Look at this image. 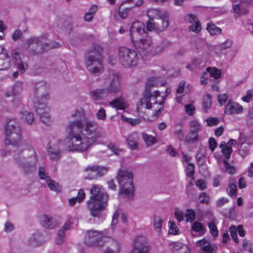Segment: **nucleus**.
Wrapping results in <instances>:
<instances>
[{"mask_svg": "<svg viewBox=\"0 0 253 253\" xmlns=\"http://www.w3.org/2000/svg\"><path fill=\"white\" fill-rule=\"evenodd\" d=\"M72 116L77 118L69 121L67 126L68 139L70 141L68 149L70 151L84 152L100 137L98 125L96 122L86 118L82 108L76 110Z\"/></svg>", "mask_w": 253, "mask_h": 253, "instance_id": "1", "label": "nucleus"}, {"mask_svg": "<svg viewBox=\"0 0 253 253\" xmlns=\"http://www.w3.org/2000/svg\"><path fill=\"white\" fill-rule=\"evenodd\" d=\"M5 143L16 147L14 151L13 159L16 165L25 174H30L35 169L38 162L36 152L33 147L20 144L21 129L18 123L9 120L5 126Z\"/></svg>", "mask_w": 253, "mask_h": 253, "instance_id": "2", "label": "nucleus"}, {"mask_svg": "<svg viewBox=\"0 0 253 253\" xmlns=\"http://www.w3.org/2000/svg\"><path fill=\"white\" fill-rule=\"evenodd\" d=\"M104 84L105 88H98L90 92V95L94 100H101L109 94H116L119 93L122 88V76L115 71H110L105 78Z\"/></svg>", "mask_w": 253, "mask_h": 253, "instance_id": "3", "label": "nucleus"}, {"mask_svg": "<svg viewBox=\"0 0 253 253\" xmlns=\"http://www.w3.org/2000/svg\"><path fill=\"white\" fill-rule=\"evenodd\" d=\"M90 193L89 199L86 202L87 208L92 216L99 217L107 206L108 195L99 185H92Z\"/></svg>", "mask_w": 253, "mask_h": 253, "instance_id": "4", "label": "nucleus"}, {"mask_svg": "<svg viewBox=\"0 0 253 253\" xmlns=\"http://www.w3.org/2000/svg\"><path fill=\"white\" fill-rule=\"evenodd\" d=\"M137 24H139V23H133L130 29L131 42L135 49L141 56H147L151 55L152 50L153 48L152 39L151 37L147 35L145 37L141 38L139 40L135 41L133 37L134 35L142 34L144 33L145 32L143 29L136 27V25Z\"/></svg>", "mask_w": 253, "mask_h": 253, "instance_id": "5", "label": "nucleus"}, {"mask_svg": "<svg viewBox=\"0 0 253 253\" xmlns=\"http://www.w3.org/2000/svg\"><path fill=\"white\" fill-rule=\"evenodd\" d=\"M102 51L100 45L95 44L87 50L85 55V65L91 74H100L103 71Z\"/></svg>", "mask_w": 253, "mask_h": 253, "instance_id": "6", "label": "nucleus"}, {"mask_svg": "<svg viewBox=\"0 0 253 253\" xmlns=\"http://www.w3.org/2000/svg\"><path fill=\"white\" fill-rule=\"evenodd\" d=\"M133 175L131 171L119 169L117 175L120 191L119 193L126 198H132L134 192Z\"/></svg>", "mask_w": 253, "mask_h": 253, "instance_id": "7", "label": "nucleus"}, {"mask_svg": "<svg viewBox=\"0 0 253 253\" xmlns=\"http://www.w3.org/2000/svg\"><path fill=\"white\" fill-rule=\"evenodd\" d=\"M118 56L120 63L126 68L136 66L139 59L134 50L125 46H122L119 48Z\"/></svg>", "mask_w": 253, "mask_h": 253, "instance_id": "8", "label": "nucleus"}, {"mask_svg": "<svg viewBox=\"0 0 253 253\" xmlns=\"http://www.w3.org/2000/svg\"><path fill=\"white\" fill-rule=\"evenodd\" d=\"M42 37L33 38L27 40L28 47L32 54H41L45 51L59 46L56 42H44Z\"/></svg>", "mask_w": 253, "mask_h": 253, "instance_id": "9", "label": "nucleus"}, {"mask_svg": "<svg viewBox=\"0 0 253 253\" xmlns=\"http://www.w3.org/2000/svg\"><path fill=\"white\" fill-rule=\"evenodd\" d=\"M106 236L107 232L106 230H88L85 232L84 235V243L90 247H101L106 243L104 238L106 237Z\"/></svg>", "mask_w": 253, "mask_h": 253, "instance_id": "10", "label": "nucleus"}, {"mask_svg": "<svg viewBox=\"0 0 253 253\" xmlns=\"http://www.w3.org/2000/svg\"><path fill=\"white\" fill-rule=\"evenodd\" d=\"M161 93L159 91H155L153 93L150 92L148 95L147 93H143V97L140 99L137 104V109L145 108L150 109L152 108L153 104H159V101L161 98Z\"/></svg>", "mask_w": 253, "mask_h": 253, "instance_id": "11", "label": "nucleus"}, {"mask_svg": "<svg viewBox=\"0 0 253 253\" xmlns=\"http://www.w3.org/2000/svg\"><path fill=\"white\" fill-rule=\"evenodd\" d=\"M147 15L150 20L158 19L162 23V29L164 30L169 25L168 14L166 11L160 10L159 9L151 8L148 10Z\"/></svg>", "mask_w": 253, "mask_h": 253, "instance_id": "12", "label": "nucleus"}, {"mask_svg": "<svg viewBox=\"0 0 253 253\" xmlns=\"http://www.w3.org/2000/svg\"><path fill=\"white\" fill-rule=\"evenodd\" d=\"M148 250L149 245L145 238L143 236L136 237L131 253H148Z\"/></svg>", "mask_w": 253, "mask_h": 253, "instance_id": "13", "label": "nucleus"}, {"mask_svg": "<svg viewBox=\"0 0 253 253\" xmlns=\"http://www.w3.org/2000/svg\"><path fill=\"white\" fill-rule=\"evenodd\" d=\"M85 170L88 172V175L86 178L93 179L104 175L108 171V169L104 167L92 166L88 167L85 169Z\"/></svg>", "mask_w": 253, "mask_h": 253, "instance_id": "14", "label": "nucleus"}, {"mask_svg": "<svg viewBox=\"0 0 253 253\" xmlns=\"http://www.w3.org/2000/svg\"><path fill=\"white\" fill-rule=\"evenodd\" d=\"M49 88L50 86L48 84L41 82L35 85L34 92L37 99L41 98V100H42V98L47 100L49 98Z\"/></svg>", "mask_w": 253, "mask_h": 253, "instance_id": "15", "label": "nucleus"}, {"mask_svg": "<svg viewBox=\"0 0 253 253\" xmlns=\"http://www.w3.org/2000/svg\"><path fill=\"white\" fill-rule=\"evenodd\" d=\"M232 9L237 17L246 14L248 12V3L242 0H232Z\"/></svg>", "mask_w": 253, "mask_h": 253, "instance_id": "16", "label": "nucleus"}, {"mask_svg": "<svg viewBox=\"0 0 253 253\" xmlns=\"http://www.w3.org/2000/svg\"><path fill=\"white\" fill-rule=\"evenodd\" d=\"M184 21L189 23H193L189 27V29L191 31L196 33H199L201 30V26L200 21L197 17L193 14L190 13L184 16Z\"/></svg>", "mask_w": 253, "mask_h": 253, "instance_id": "17", "label": "nucleus"}, {"mask_svg": "<svg viewBox=\"0 0 253 253\" xmlns=\"http://www.w3.org/2000/svg\"><path fill=\"white\" fill-rule=\"evenodd\" d=\"M243 110V108L242 106L231 100H229L225 106L224 112L225 114L231 115L240 114L242 112Z\"/></svg>", "mask_w": 253, "mask_h": 253, "instance_id": "18", "label": "nucleus"}, {"mask_svg": "<svg viewBox=\"0 0 253 253\" xmlns=\"http://www.w3.org/2000/svg\"><path fill=\"white\" fill-rule=\"evenodd\" d=\"M72 221L68 219L64 224L63 226L58 231V235L55 239V243L57 245L62 244L64 240L65 232L70 229Z\"/></svg>", "mask_w": 253, "mask_h": 253, "instance_id": "19", "label": "nucleus"}, {"mask_svg": "<svg viewBox=\"0 0 253 253\" xmlns=\"http://www.w3.org/2000/svg\"><path fill=\"white\" fill-rule=\"evenodd\" d=\"M41 224L45 228H53L57 224V221L52 217L46 214H43L40 217Z\"/></svg>", "mask_w": 253, "mask_h": 253, "instance_id": "20", "label": "nucleus"}, {"mask_svg": "<svg viewBox=\"0 0 253 253\" xmlns=\"http://www.w3.org/2000/svg\"><path fill=\"white\" fill-rule=\"evenodd\" d=\"M120 251L119 244L116 241L112 240L109 246L100 250V253H120Z\"/></svg>", "mask_w": 253, "mask_h": 253, "instance_id": "21", "label": "nucleus"}, {"mask_svg": "<svg viewBox=\"0 0 253 253\" xmlns=\"http://www.w3.org/2000/svg\"><path fill=\"white\" fill-rule=\"evenodd\" d=\"M170 45L171 42L169 41L164 40L160 44L157 45L154 50H152L151 55H155L160 54Z\"/></svg>", "mask_w": 253, "mask_h": 253, "instance_id": "22", "label": "nucleus"}, {"mask_svg": "<svg viewBox=\"0 0 253 253\" xmlns=\"http://www.w3.org/2000/svg\"><path fill=\"white\" fill-rule=\"evenodd\" d=\"M170 93V89L169 87H167L166 90H165V95L161 96V98L159 101V105H161V107H160L158 109H155L154 112L153 113L155 116L158 117L161 113L162 111L163 110V105L164 104L165 100H166L167 96L169 95Z\"/></svg>", "mask_w": 253, "mask_h": 253, "instance_id": "23", "label": "nucleus"}, {"mask_svg": "<svg viewBox=\"0 0 253 253\" xmlns=\"http://www.w3.org/2000/svg\"><path fill=\"white\" fill-rule=\"evenodd\" d=\"M139 137L136 133L129 134L127 138V142L132 149H136L138 147Z\"/></svg>", "mask_w": 253, "mask_h": 253, "instance_id": "24", "label": "nucleus"}, {"mask_svg": "<svg viewBox=\"0 0 253 253\" xmlns=\"http://www.w3.org/2000/svg\"><path fill=\"white\" fill-rule=\"evenodd\" d=\"M11 66L10 57L7 52H4L2 58H0V70H7Z\"/></svg>", "mask_w": 253, "mask_h": 253, "instance_id": "25", "label": "nucleus"}, {"mask_svg": "<svg viewBox=\"0 0 253 253\" xmlns=\"http://www.w3.org/2000/svg\"><path fill=\"white\" fill-rule=\"evenodd\" d=\"M49 158L52 161H58L61 157V152L59 149L53 147H49L48 149Z\"/></svg>", "mask_w": 253, "mask_h": 253, "instance_id": "26", "label": "nucleus"}, {"mask_svg": "<svg viewBox=\"0 0 253 253\" xmlns=\"http://www.w3.org/2000/svg\"><path fill=\"white\" fill-rule=\"evenodd\" d=\"M35 108L39 115L43 114L44 112L49 111V109L46 104L43 102H41L40 99H37L35 102Z\"/></svg>", "mask_w": 253, "mask_h": 253, "instance_id": "27", "label": "nucleus"}, {"mask_svg": "<svg viewBox=\"0 0 253 253\" xmlns=\"http://www.w3.org/2000/svg\"><path fill=\"white\" fill-rule=\"evenodd\" d=\"M29 242L33 246H40L42 242L41 233L39 231H36L30 238Z\"/></svg>", "mask_w": 253, "mask_h": 253, "instance_id": "28", "label": "nucleus"}, {"mask_svg": "<svg viewBox=\"0 0 253 253\" xmlns=\"http://www.w3.org/2000/svg\"><path fill=\"white\" fill-rule=\"evenodd\" d=\"M21 119L27 124L32 125L34 121V117L33 113L27 111H21L20 112Z\"/></svg>", "mask_w": 253, "mask_h": 253, "instance_id": "29", "label": "nucleus"}, {"mask_svg": "<svg viewBox=\"0 0 253 253\" xmlns=\"http://www.w3.org/2000/svg\"><path fill=\"white\" fill-rule=\"evenodd\" d=\"M250 148L251 144L245 141L241 145L240 148L238 151V153L242 158H244L249 154Z\"/></svg>", "mask_w": 253, "mask_h": 253, "instance_id": "30", "label": "nucleus"}, {"mask_svg": "<svg viewBox=\"0 0 253 253\" xmlns=\"http://www.w3.org/2000/svg\"><path fill=\"white\" fill-rule=\"evenodd\" d=\"M109 104L118 110L125 108V101L122 97H118L109 102Z\"/></svg>", "mask_w": 253, "mask_h": 253, "instance_id": "31", "label": "nucleus"}, {"mask_svg": "<svg viewBox=\"0 0 253 253\" xmlns=\"http://www.w3.org/2000/svg\"><path fill=\"white\" fill-rule=\"evenodd\" d=\"M142 137L147 146H151L157 143V140L156 137L152 135H149L145 132L142 133Z\"/></svg>", "mask_w": 253, "mask_h": 253, "instance_id": "32", "label": "nucleus"}, {"mask_svg": "<svg viewBox=\"0 0 253 253\" xmlns=\"http://www.w3.org/2000/svg\"><path fill=\"white\" fill-rule=\"evenodd\" d=\"M211 102V97L210 94H207L203 97L202 109L204 112H207L208 110L210 109Z\"/></svg>", "mask_w": 253, "mask_h": 253, "instance_id": "33", "label": "nucleus"}, {"mask_svg": "<svg viewBox=\"0 0 253 253\" xmlns=\"http://www.w3.org/2000/svg\"><path fill=\"white\" fill-rule=\"evenodd\" d=\"M48 186L49 187L51 190L54 191L56 192H60L61 191V188L59 186L58 183L55 181L51 179L50 178L47 179L46 181Z\"/></svg>", "mask_w": 253, "mask_h": 253, "instance_id": "34", "label": "nucleus"}, {"mask_svg": "<svg viewBox=\"0 0 253 253\" xmlns=\"http://www.w3.org/2000/svg\"><path fill=\"white\" fill-rule=\"evenodd\" d=\"M199 140V135L194 133H189L186 136L184 140V144H188L194 143Z\"/></svg>", "mask_w": 253, "mask_h": 253, "instance_id": "35", "label": "nucleus"}, {"mask_svg": "<svg viewBox=\"0 0 253 253\" xmlns=\"http://www.w3.org/2000/svg\"><path fill=\"white\" fill-rule=\"evenodd\" d=\"M226 191L228 195H230L231 197L235 198L237 196V188L236 184L230 181L228 187L227 188Z\"/></svg>", "mask_w": 253, "mask_h": 253, "instance_id": "36", "label": "nucleus"}, {"mask_svg": "<svg viewBox=\"0 0 253 253\" xmlns=\"http://www.w3.org/2000/svg\"><path fill=\"white\" fill-rule=\"evenodd\" d=\"M41 121L47 126H49L51 124V120L49 111L44 112L43 114H39Z\"/></svg>", "mask_w": 253, "mask_h": 253, "instance_id": "37", "label": "nucleus"}, {"mask_svg": "<svg viewBox=\"0 0 253 253\" xmlns=\"http://www.w3.org/2000/svg\"><path fill=\"white\" fill-rule=\"evenodd\" d=\"M208 73L211 76L214 78L215 79H217L221 76V72L220 70L216 68L208 67L206 69Z\"/></svg>", "mask_w": 253, "mask_h": 253, "instance_id": "38", "label": "nucleus"}, {"mask_svg": "<svg viewBox=\"0 0 253 253\" xmlns=\"http://www.w3.org/2000/svg\"><path fill=\"white\" fill-rule=\"evenodd\" d=\"M163 222V220L160 217L157 216L156 215H154L153 220L154 228L157 232H161Z\"/></svg>", "mask_w": 253, "mask_h": 253, "instance_id": "39", "label": "nucleus"}, {"mask_svg": "<svg viewBox=\"0 0 253 253\" xmlns=\"http://www.w3.org/2000/svg\"><path fill=\"white\" fill-rule=\"evenodd\" d=\"M157 84L155 81V78H151L148 80L146 84L145 90L143 93H147V95H148V93L151 92V87L154 86Z\"/></svg>", "mask_w": 253, "mask_h": 253, "instance_id": "40", "label": "nucleus"}, {"mask_svg": "<svg viewBox=\"0 0 253 253\" xmlns=\"http://www.w3.org/2000/svg\"><path fill=\"white\" fill-rule=\"evenodd\" d=\"M192 229L194 231L200 232V234L202 235L205 233L206 230L203 225L198 221H195L193 223Z\"/></svg>", "mask_w": 253, "mask_h": 253, "instance_id": "41", "label": "nucleus"}, {"mask_svg": "<svg viewBox=\"0 0 253 253\" xmlns=\"http://www.w3.org/2000/svg\"><path fill=\"white\" fill-rule=\"evenodd\" d=\"M184 216L186 217V222H192L195 219L196 212L193 209H187L186 211V213L184 215Z\"/></svg>", "mask_w": 253, "mask_h": 253, "instance_id": "42", "label": "nucleus"}, {"mask_svg": "<svg viewBox=\"0 0 253 253\" xmlns=\"http://www.w3.org/2000/svg\"><path fill=\"white\" fill-rule=\"evenodd\" d=\"M207 30L211 35H216L221 33V29L216 27L214 24H208L207 28Z\"/></svg>", "mask_w": 253, "mask_h": 253, "instance_id": "43", "label": "nucleus"}, {"mask_svg": "<svg viewBox=\"0 0 253 253\" xmlns=\"http://www.w3.org/2000/svg\"><path fill=\"white\" fill-rule=\"evenodd\" d=\"M224 168L222 170L224 172H228L229 174H233L235 172V168L234 167L232 166L226 160L223 161Z\"/></svg>", "mask_w": 253, "mask_h": 253, "instance_id": "44", "label": "nucleus"}, {"mask_svg": "<svg viewBox=\"0 0 253 253\" xmlns=\"http://www.w3.org/2000/svg\"><path fill=\"white\" fill-rule=\"evenodd\" d=\"M173 248L174 251H178L179 250H184L185 253H190V250L188 247L181 243H173Z\"/></svg>", "mask_w": 253, "mask_h": 253, "instance_id": "45", "label": "nucleus"}, {"mask_svg": "<svg viewBox=\"0 0 253 253\" xmlns=\"http://www.w3.org/2000/svg\"><path fill=\"white\" fill-rule=\"evenodd\" d=\"M229 232L233 240L236 243H239V240L237 236V227L235 225H232L229 228Z\"/></svg>", "mask_w": 253, "mask_h": 253, "instance_id": "46", "label": "nucleus"}, {"mask_svg": "<svg viewBox=\"0 0 253 253\" xmlns=\"http://www.w3.org/2000/svg\"><path fill=\"white\" fill-rule=\"evenodd\" d=\"M23 90V84L22 82H17L12 89L13 95H16L21 93Z\"/></svg>", "mask_w": 253, "mask_h": 253, "instance_id": "47", "label": "nucleus"}, {"mask_svg": "<svg viewBox=\"0 0 253 253\" xmlns=\"http://www.w3.org/2000/svg\"><path fill=\"white\" fill-rule=\"evenodd\" d=\"M208 226L212 236L216 237L218 235V231L215 224L211 221L208 223Z\"/></svg>", "mask_w": 253, "mask_h": 253, "instance_id": "48", "label": "nucleus"}, {"mask_svg": "<svg viewBox=\"0 0 253 253\" xmlns=\"http://www.w3.org/2000/svg\"><path fill=\"white\" fill-rule=\"evenodd\" d=\"M195 166L193 163H188L186 169V175L188 177H192L194 174Z\"/></svg>", "mask_w": 253, "mask_h": 253, "instance_id": "49", "label": "nucleus"}, {"mask_svg": "<svg viewBox=\"0 0 253 253\" xmlns=\"http://www.w3.org/2000/svg\"><path fill=\"white\" fill-rule=\"evenodd\" d=\"M17 68L21 73H24L28 68V64L26 62H23L22 60L16 63Z\"/></svg>", "mask_w": 253, "mask_h": 253, "instance_id": "50", "label": "nucleus"}, {"mask_svg": "<svg viewBox=\"0 0 253 253\" xmlns=\"http://www.w3.org/2000/svg\"><path fill=\"white\" fill-rule=\"evenodd\" d=\"M39 175L41 179L46 180L47 181V179H49L50 177L47 175V173H46L45 168L43 167H40L39 169Z\"/></svg>", "mask_w": 253, "mask_h": 253, "instance_id": "51", "label": "nucleus"}, {"mask_svg": "<svg viewBox=\"0 0 253 253\" xmlns=\"http://www.w3.org/2000/svg\"><path fill=\"white\" fill-rule=\"evenodd\" d=\"M174 214L176 218L179 222L183 220L185 214L182 211L179 210L178 208H175Z\"/></svg>", "mask_w": 253, "mask_h": 253, "instance_id": "52", "label": "nucleus"}, {"mask_svg": "<svg viewBox=\"0 0 253 253\" xmlns=\"http://www.w3.org/2000/svg\"><path fill=\"white\" fill-rule=\"evenodd\" d=\"M207 125L209 126H212L217 125L219 123V120L217 118L209 117L207 119Z\"/></svg>", "mask_w": 253, "mask_h": 253, "instance_id": "53", "label": "nucleus"}, {"mask_svg": "<svg viewBox=\"0 0 253 253\" xmlns=\"http://www.w3.org/2000/svg\"><path fill=\"white\" fill-rule=\"evenodd\" d=\"M23 36V33L21 30L17 29L14 31L12 35V39L14 41H16L18 40L21 39Z\"/></svg>", "mask_w": 253, "mask_h": 253, "instance_id": "54", "label": "nucleus"}, {"mask_svg": "<svg viewBox=\"0 0 253 253\" xmlns=\"http://www.w3.org/2000/svg\"><path fill=\"white\" fill-rule=\"evenodd\" d=\"M151 20H150L147 22V30L149 31H151L152 30L155 29V30H161L160 29V27L158 26V24L155 22H152L151 21Z\"/></svg>", "mask_w": 253, "mask_h": 253, "instance_id": "55", "label": "nucleus"}, {"mask_svg": "<svg viewBox=\"0 0 253 253\" xmlns=\"http://www.w3.org/2000/svg\"><path fill=\"white\" fill-rule=\"evenodd\" d=\"M205 149L203 147H200L198 150L197 153L196 155V159L199 163L201 160L205 158Z\"/></svg>", "mask_w": 253, "mask_h": 253, "instance_id": "56", "label": "nucleus"}, {"mask_svg": "<svg viewBox=\"0 0 253 253\" xmlns=\"http://www.w3.org/2000/svg\"><path fill=\"white\" fill-rule=\"evenodd\" d=\"M169 233L173 235L178 234V231H179V230L178 228L176 226L175 223H174L173 222L169 221Z\"/></svg>", "mask_w": 253, "mask_h": 253, "instance_id": "57", "label": "nucleus"}, {"mask_svg": "<svg viewBox=\"0 0 253 253\" xmlns=\"http://www.w3.org/2000/svg\"><path fill=\"white\" fill-rule=\"evenodd\" d=\"M131 9V7L126 8L124 9L121 10V8L119 10V15L121 18L124 19L126 18L128 15V12Z\"/></svg>", "mask_w": 253, "mask_h": 253, "instance_id": "58", "label": "nucleus"}, {"mask_svg": "<svg viewBox=\"0 0 253 253\" xmlns=\"http://www.w3.org/2000/svg\"><path fill=\"white\" fill-rule=\"evenodd\" d=\"M209 148L211 152L214 151L216 148L217 143L216 140L213 137H210L209 139Z\"/></svg>", "mask_w": 253, "mask_h": 253, "instance_id": "59", "label": "nucleus"}, {"mask_svg": "<svg viewBox=\"0 0 253 253\" xmlns=\"http://www.w3.org/2000/svg\"><path fill=\"white\" fill-rule=\"evenodd\" d=\"M243 246L245 250L253 253L252 245L251 242L248 241L247 239H244L243 241Z\"/></svg>", "mask_w": 253, "mask_h": 253, "instance_id": "60", "label": "nucleus"}, {"mask_svg": "<svg viewBox=\"0 0 253 253\" xmlns=\"http://www.w3.org/2000/svg\"><path fill=\"white\" fill-rule=\"evenodd\" d=\"M247 122L249 125L252 126L253 125V108L249 109V113L247 117Z\"/></svg>", "mask_w": 253, "mask_h": 253, "instance_id": "61", "label": "nucleus"}, {"mask_svg": "<svg viewBox=\"0 0 253 253\" xmlns=\"http://www.w3.org/2000/svg\"><path fill=\"white\" fill-rule=\"evenodd\" d=\"M201 203H206L208 204L210 201V197L205 192H203L200 194L199 197Z\"/></svg>", "mask_w": 253, "mask_h": 253, "instance_id": "62", "label": "nucleus"}, {"mask_svg": "<svg viewBox=\"0 0 253 253\" xmlns=\"http://www.w3.org/2000/svg\"><path fill=\"white\" fill-rule=\"evenodd\" d=\"M185 111L186 113L191 116H192L195 113V108L193 105L189 104L185 106Z\"/></svg>", "mask_w": 253, "mask_h": 253, "instance_id": "63", "label": "nucleus"}, {"mask_svg": "<svg viewBox=\"0 0 253 253\" xmlns=\"http://www.w3.org/2000/svg\"><path fill=\"white\" fill-rule=\"evenodd\" d=\"M233 41L231 40L228 39L224 42L220 44V47L223 49H226L230 48L233 44Z\"/></svg>", "mask_w": 253, "mask_h": 253, "instance_id": "64", "label": "nucleus"}]
</instances>
